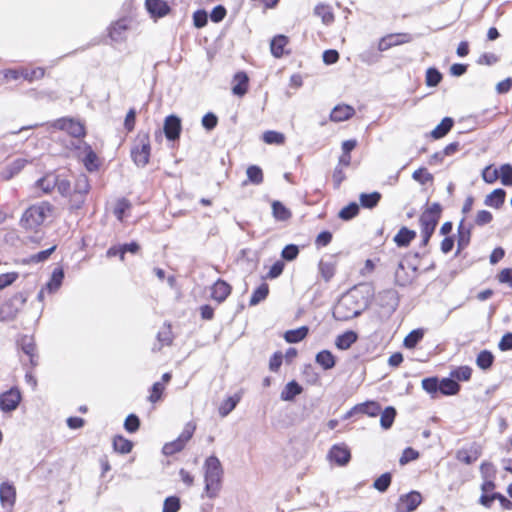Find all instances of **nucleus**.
Segmentation results:
<instances>
[{
	"mask_svg": "<svg viewBox=\"0 0 512 512\" xmlns=\"http://www.w3.org/2000/svg\"><path fill=\"white\" fill-rule=\"evenodd\" d=\"M482 178L486 183L492 184L499 178V171L491 165L486 166L482 171Z\"/></svg>",
	"mask_w": 512,
	"mask_h": 512,
	"instance_id": "nucleus-62",
	"label": "nucleus"
},
{
	"mask_svg": "<svg viewBox=\"0 0 512 512\" xmlns=\"http://www.w3.org/2000/svg\"><path fill=\"white\" fill-rule=\"evenodd\" d=\"M499 178L505 186H512V165L503 164L499 170Z\"/></svg>",
	"mask_w": 512,
	"mask_h": 512,
	"instance_id": "nucleus-56",
	"label": "nucleus"
},
{
	"mask_svg": "<svg viewBox=\"0 0 512 512\" xmlns=\"http://www.w3.org/2000/svg\"><path fill=\"white\" fill-rule=\"evenodd\" d=\"M328 458L337 465L344 466L350 461V450L345 445H333L329 450Z\"/></svg>",
	"mask_w": 512,
	"mask_h": 512,
	"instance_id": "nucleus-14",
	"label": "nucleus"
},
{
	"mask_svg": "<svg viewBox=\"0 0 512 512\" xmlns=\"http://www.w3.org/2000/svg\"><path fill=\"white\" fill-rule=\"evenodd\" d=\"M288 37L285 35H277L275 36L270 43L271 53L275 58H280L284 55V48L288 44Z\"/></svg>",
	"mask_w": 512,
	"mask_h": 512,
	"instance_id": "nucleus-28",
	"label": "nucleus"
},
{
	"mask_svg": "<svg viewBox=\"0 0 512 512\" xmlns=\"http://www.w3.org/2000/svg\"><path fill=\"white\" fill-rule=\"evenodd\" d=\"M412 178L420 184H426L433 181V175L426 168H419L412 174Z\"/></svg>",
	"mask_w": 512,
	"mask_h": 512,
	"instance_id": "nucleus-59",
	"label": "nucleus"
},
{
	"mask_svg": "<svg viewBox=\"0 0 512 512\" xmlns=\"http://www.w3.org/2000/svg\"><path fill=\"white\" fill-rule=\"evenodd\" d=\"M248 181L252 184L259 185L263 182V172L259 166L251 165L246 170Z\"/></svg>",
	"mask_w": 512,
	"mask_h": 512,
	"instance_id": "nucleus-50",
	"label": "nucleus"
},
{
	"mask_svg": "<svg viewBox=\"0 0 512 512\" xmlns=\"http://www.w3.org/2000/svg\"><path fill=\"white\" fill-rule=\"evenodd\" d=\"M411 41V36L407 33H394L382 37L378 43V50L383 52L394 46H398Z\"/></svg>",
	"mask_w": 512,
	"mask_h": 512,
	"instance_id": "nucleus-12",
	"label": "nucleus"
},
{
	"mask_svg": "<svg viewBox=\"0 0 512 512\" xmlns=\"http://www.w3.org/2000/svg\"><path fill=\"white\" fill-rule=\"evenodd\" d=\"M83 158L82 161L88 171H95L99 167V161L96 153L92 150L91 146L83 143Z\"/></svg>",
	"mask_w": 512,
	"mask_h": 512,
	"instance_id": "nucleus-22",
	"label": "nucleus"
},
{
	"mask_svg": "<svg viewBox=\"0 0 512 512\" xmlns=\"http://www.w3.org/2000/svg\"><path fill=\"white\" fill-rule=\"evenodd\" d=\"M417 267L401 261L395 271V281L399 286H407L416 278Z\"/></svg>",
	"mask_w": 512,
	"mask_h": 512,
	"instance_id": "nucleus-10",
	"label": "nucleus"
},
{
	"mask_svg": "<svg viewBox=\"0 0 512 512\" xmlns=\"http://www.w3.org/2000/svg\"><path fill=\"white\" fill-rule=\"evenodd\" d=\"M424 331L422 329L412 330L404 339V346L408 349L414 348L423 338Z\"/></svg>",
	"mask_w": 512,
	"mask_h": 512,
	"instance_id": "nucleus-48",
	"label": "nucleus"
},
{
	"mask_svg": "<svg viewBox=\"0 0 512 512\" xmlns=\"http://www.w3.org/2000/svg\"><path fill=\"white\" fill-rule=\"evenodd\" d=\"M308 327L301 326L297 329L288 330L284 334V339L288 343H297L302 341L308 334Z\"/></svg>",
	"mask_w": 512,
	"mask_h": 512,
	"instance_id": "nucleus-38",
	"label": "nucleus"
},
{
	"mask_svg": "<svg viewBox=\"0 0 512 512\" xmlns=\"http://www.w3.org/2000/svg\"><path fill=\"white\" fill-rule=\"evenodd\" d=\"M421 502V494L417 491H411L400 496L399 501L396 504L395 512H412L421 504Z\"/></svg>",
	"mask_w": 512,
	"mask_h": 512,
	"instance_id": "nucleus-11",
	"label": "nucleus"
},
{
	"mask_svg": "<svg viewBox=\"0 0 512 512\" xmlns=\"http://www.w3.org/2000/svg\"><path fill=\"white\" fill-rule=\"evenodd\" d=\"M196 430V425L193 422H188L185 424L183 431L178 436L177 439L166 443L163 448L162 452L166 456H171L175 453H178L184 449L187 442L192 438L194 432Z\"/></svg>",
	"mask_w": 512,
	"mask_h": 512,
	"instance_id": "nucleus-6",
	"label": "nucleus"
},
{
	"mask_svg": "<svg viewBox=\"0 0 512 512\" xmlns=\"http://www.w3.org/2000/svg\"><path fill=\"white\" fill-rule=\"evenodd\" d=\"M302 392V386L295 380H292L285 385V387L281 391L280 398L283 401H293L294 398L297 395H300Z\"/></svg>",
	"mask_w": 512,
	"mask_h": 512,
	"instance_id": "nucleus-24",
	"label": "nucleus"
},
{
	"mask_svg": "<svg viewBox=\"0 0 512 512\" xmlns=\"http://www.w3.org/2000/svg\"><path fill=\"white\" fill-rule=\"evenodd\" d=\"M54 205L41 201L29 206L20 218V226L26 231H36L44 222L53 217Z\"/></svg>",
	"mask_w": 512,
	"mask_h": 512,
	"instance_id": "nucleus-3",
	"label": "nucleus"
},
{
	"mask_svg": "<svg viewBox=\"0 0 512 512\" xmlns=\"http://www.w3.org/2000/svg\"><path fill=\"white\" fill-rule=\"evenodd\" d=\"M380 425L383 429L387 430L391 428L394 423L396 417V410L392 406L386 407L383 411L380 412Z\"/></svg>",
	"mask_w": 512,
	"mask_h": 512,
	"instance_id": "nucleus-42",
	"label": "nucleus"
},
{
	"mask_svg": "<svg viewBox=\"0 0 512 512\" xmlns=\"http://www.w3.org/2000/svg\"><path fill=\"white\" fill-rule=\"evenodd\" d=\"M315 14L322 19V22L326 25L331 24L334 21V15L330 6L325 4H318L314 9Z\"/></svg>",
	"mask_w": 512,
	"mask_h": 512,
	"instance_id": "nucleus-43",
	"label": "nucleus"
},
{
	"mask_svg": "<svg viewBox=\"0 0 512 512\" xmlns=\"http://www.w3.org/2000/svg\"><path fill=\"white\" fill-rule=\"evenodd\" d=\"M460 389L458 382L451 378H444L439 382V391L443 395H454Z\"/></svg>",
	"mask_w": 512,
	"mask_h": 512,
	"instance_id": "nucleus-41",
	"label": "nucleus"
},
{
	"mask_svg": "<svg viewBox=\"0 0 512 512\" xmlns=\"http://www.w3.org/2000/svg\"><path fill=\"white\" fill-rule=\"evenodd\" d=\"M454 121L450 117H445L442 121L431 131L430 135L434 139L444 137L453 127Z\"/></svg>",
	"mask_w": 512,
	"mask_h": 512,
	"instance_id": "nucleus-30",
	"label": "nucleus"
},
{
	"mask_svg": "<svg viewBox=\"0 0 512 512\" xmlns=\"http://www.w3.org/2000/svg\"><path fill=\"white\" fill-rule=\"evenodd\" d=\"M44 74H45V71L42 67H37L32 70H28V69L21 70V76L30 82L37 80V79H41L44 76Z\"/></svg>",
	"mask_w": 512,
	"mask_h": 512,
	"instance_id": "nucleus-57",
	"label": "nucleus"
},
{
	"mask_svg": "<svg viewBox=\"0 0 512 512\" xmlns=\"http://www.w3.org/2000/svg\"><path fill=\"white\" fill-rule=\"evenodd\" d=\"M422 388L427 393H436L439 391V381L437 378L431 377V378H425L422 380Z\"/></svg>",
	"mask_w": 512,
	"mask_h": 512,
	"instance_id": "nucleus-63",
	"label": "nucleus"
},
{
	"mask_svg": "<svg viewBox=\"0 0 512 512\" xmlns=\"http://www.w3.org/2000/svg\"><path fill=\"white\" fill-rule=\"evenodd\" d=\"M140 420L135 414H130L126 417L124 428L129 433H134L139 429Z\"/></svg>",
	"mask_w": 512,
	"mask_h": 512,
	"instance_id": "nucleus-61",
	"label": "nucleus"
},
{
	"mask_svg": "<svg viewBox=\"0 0 512 512\" xmlns=\"http://www.w3.org/2000/svg\"><path fill=\"white\" fill-rule=\"evenodd\" d=\"M28 160L24 158H17L8 163L2 170L1 174L4 179L9 180L15 175L21 172V170L27 165Z\"/></svg>",
	"mask_w": 512,
	"mask_h": 512,
	"instance_id": "nucleus-20",
	"label": "nucleus"
},
{
	"mask_svg": "<svg viewBox=\"0 0 512 512\" xmlns=\"http://www.w3.org/2000/svg\"><path fill=\"white\" fill-rule=\"evenodd\" d=\"M56 246H52L46 250L40 251L36 254L30 255L29 257L23 259V263L31 264V263H40L46 261L50 255L54 252Z\"/></svg>",
	"mask_w": 512,
	"mask_h": 512,
	"instance_id": "nucleus-44",
	"label": "nucleus"
},
{
	"mask_svg": "<svg viewBox=\"0 0 512 512\" xmlns=\"http://www.w3.org/2000/svg\"><path fill=\"white\" fill-rule=\"evenodd\" d=\"M505 196V190L498 188L493 190L490 194L486 196L484 203L487 206L498 209L503 205L505 201Z\"/></svg>",
	"mask_w": 512,
	"mask_h": 512,
	"instance_id": "nucleus-29",
	"label": "nucleus"
},
{
	"mask_svg": "<svg viewBox=\"0 0 512 512\" xmlns=\"http://www.w3.org/2000/svg\"><path fill=\"white\" fill-rule=\"evenodd\" d=\"M238 402H239V397L227 398L219 407V414L222 417L227 416L231 411H233L235 409Z\"/></svg>",
	"mask_w": 512,
	"mask_h": 512,
	"instance_id": "nucleus-54",
	"label": "nucleus"
},
{
	"mask_svg": "<svg viewBox=\"0 0 512 512\" xmlns=\"http://www.w3.org/2000/svg\"><path fill=\"white\" fill-rule=\"evenodd\" d=\"M442 80V74L436 68H429L426 71V84L430 87L437 86Z\"/></svg>",
	"mask_w": 512,
	"mask_h": 512,
	"instance_id": "nucleus-58",
	"label": "nucleus"
},
{
	"mask_svg": "<svg viewBox=\"0 0 512 512\" xmlns=\"http://www.w3.org/2000/svg\"><path fill=\"white\" fill-rule=\"evenodd\" d=\"M416 237V232L408 229L407 227H402L398 233L394 237V242L399 247H406L410 244V242Z\"/></svg>",
	"mask_w": 512,
	"mask_h": 512,
	"instance_id": "nucleus-31",
	"label": "nucleus"
},
{
	"mask_svg": "<svg viewBox=\"0 0 512 512\" xmlns=\"http://www.w3.org/2000/svg\"><path fill=\"white\" fill-rule=\"evenodd\" d=\"M204 495L210 499L218 497L223 483L224 470L218 457L211 455L203 464Z\"/></svg>",
	"mask_w": 512,
	"mask_h": 512,
	"instance_id": "nucleus-2",
	"label": "nucleus"
},
{
	"mask_svg": "<svg viewBox=\"0 0 512 512\" xmlns=\"http://www.w3.org/2000/svg\"><path fill=\"white\" fill-rule=\"evenodd\" d=\"M354 410L369 417H376L381 412V405L376 401H366L354 406Z\"/></svg>",
	"mask_w": 512,
	"mask_h": 512,
	"instance_id": "nucleus-27",
	"label": "nucleus"
},
{
	"mask_svg": "<svg viewBox=\"0 0 512 512\" xmlns=\"http://www.w3.org/2000/svg\"><path fill=\"white\" fill-rule=\"evenodd\" d=\"M471 230L472 225L465 224L464 219H462L458 226L457 253L469 245L471 239Z\"/></svg>",
	"mask_w": 512,
	"mask_h": 512,
	"instance_id": "nucleus-18",
	"label": "nucleus"
},
{
	"mask_svg": "<svg viewBox=\"0 0 512 512\" xmlns=\"http://www.w3.org/2000/svg\"><path fill=\"white\" fill-rule=\"evenodd\" d=\"M359 213V205L355 202L343 207L339 212V217L343 220H350Z\"/></svg>",
	"mask_w": 512,
	"mask_h": 512,
	"instance_id": "nucleus-51",
	"label": "nucleus"
},
{
	"mask_svg": "<svg viewBox=\"0 0 512 512\" xmlns=\"http://www.w3.org/2000/svg\"><path fill=\"white\" fill-rule=\"evenodd\" d=\"M53 127L67 132L69 135L79 138L85 135L84 125L73 118H60L53 123Z\"/></svg>",
	"mask_w": 512,
	"mask_h": 512,
	"instance_id": "nucleus-8",
	"label": "nucleus"
},
{
	"mask_svg": "<svg viewBox=\"0 0 512 512\" xmlns=\"http://www.w3.org/2000/svg\"><path fill=\"white\" fill-rule=\"evenodd\" d=\"M262 140L266 144L282 145L285 142V135L281 132L268 130L263 133Z\"/></svg>",
	"mask_w": 512,
	"mask_h": 512,
	"instance_id": "nucleus-45",
	"label": "nucleus"
},
{
	"mask_svg": "<svg viewBox=\"0 0 512 512\" xmlns=\"http://www.w3.org/2000/svg\"><path fill=\"white\" fill-rule=\"evenodd\" d=\"M113 447L116 452L127 454L132 450L133 443L123 436H116L113 440Z\"/></svg>",
	"mask_w": 512,
	"mask_h": 512,
	"instance_id": "nucleus-46",
	"label": "nucleus"
},
{
	"mask_svg": "<svg viewBox=\"0 0 512 512\" xmlns=\"http://www.w3.org/2000/svg\"><path fill=\"white\" fill-rule=\"evenodd\" d=\"M64 279V271L62 268H55L52 272L50 280L47 282L45 289L50 293L56 292L62 285Z\"/></svg>",
	"mask_w": 512,
	"mask_h": 512,
	"instance_id": "nucleus-32",
	"label": "nucleus"
},
{
	"mask_svg": "<svg viewBox=\"0 0 512 512\" xmlns=\"http://www.w3.org/2000/svg\"><path fill=\"white\" fill-rule=\"evenodd\" d=\"M319 271L323 279L328 282L335 274V265L332 262L320 261Z\"/></svg>",
	"mask_w": 512,
	"mask_h": 512,
	"instance_id": "nucleus-52",
	"label": "nucleus"
},
{
	"mask_svg": "<svg viewBox=\"0 0 512 512\" xmlns=\"http://www.w3.org/2000/svg\"><path fill=\"white\" fill-rule=\"evenodd\" d=\"M418 457H419L418 451L414 450L411 447H407L404 449V451L399 459V462L401 465H405V464L409 463L410 461L418 459Z\"/></svg>",
	"mask_w": 512,
	"mask_h": 512,
	"instance_id": "nucleus-64",
	"label": "nucleus"
},
{
	"mask_svg": "<svg viewBox=\"0 0 512 512\" xmlns=\"http://www.w3.org/2000/svg\"><path fill=\"white\" fill-rule=\"evenodd\" d=\"M315 361L325 370L332 369L335 366V358L328 350H322L317 353Z\"/></svg>",
	"mask_w": 512,
	"mask_h": 512,
	"instance_id": "nucleus-36",
	"label": "nucleus"
},
{
	"mask_svg": "<svg viewBox=\"0 0 512 512\" xmlns=\"http://www.w3.org/2000/svg\"><path fill=\"white\" fill-rule=\"evenodd\" d=\"M272 214L277 221H286L291 218V211L280 201L272 202Z\"/></svg>",
	"mask_w": 512,
	"mask_h": 512,
	"instance_id": "nucleus-37",
	"label": "nucleus"
},
{
	"mask_svg": "<svg viewBox=\"0 0 512 512\" xmlns=\"http://www.w3.org/2000/svg\"><path fill=\"white\" fill-rule=\"evenodd\" d=\"M180 509V500L176 496L167 497L163 504L162 512H178Z\"/></svg>",
	"mask_w": 512,
	"mask_h": 512,
	"instance_id": "nucleus-60",
	"label": "nucleus"
},
{
	"mask_svg": "<svg viewBox=\"0 0 512 512\" xmlns=\"http://www.w3.org/2000/svg\"><path fill=\"white\" fill-rule=\"evenodd\" d=\"M173 336L170 325H164L157 334V341L159 345H155L153 350H161L163 346H168L172 343Z\"/></svg>",
	"mask_w": 512,
	"mask_h": 512,
	"instance_id": "nucleus-35",
	"label": "nucleus"
},
{
	"mask_svg": "<svg viewBox=\"0 0 512 512\" xmlns=\"http://www.w3.org/2000/svg\"><path fill=\"white\" fill-rule=\"evenodd\" d=\"M16 500V490L15 487L8 483L4 482L0 485V502L4 509L11 510L15 504Z\"/></svg>",
	"mask_w": 512,
	"mask_h": 512,
	"instance_id": "nucleus-15",
	"label": "nucleus"
},
{
	"mask_svg": "<svg viewBox=\"0 0 512 512\" xmlns=\"http://www.w3.org/2000/svg\"><path fill=\"white\" fill-rule=\"evenodd\" d=\"M357 339V333L349 330L337 336L335 345L340 350H347L357 341Z\"/></svg>",
	"mask_w": 512,
	"mask_h": 512,
	"instance_id": "nucleus-26",
	"label": "nucleus"
},
{
	"mask_svg": "<svg viewBox=\"0 0 512 512\" xmlns=\"http://www.w3.org/2000/svg\"><path fill=\"white\" fill-rule=\"evenodd\" d=\"M163 130L168 140H177L182 130L181 119L176 115L167 116L164 120Z\"/></svg>",
	"mask_w": 512,
	"mask_h": 512,
	"instance_id": "nucleus-13",
	"label": "nucleus"
},
{
	"mask_svg": "<svg viewBox=\"0 0 512 512\" xmlns=\"http://www.w3.org/2000/svg\"><path fill=\"white\" fill-rule=\"evenodd\" d=\"M145 7L152 18H161L170 12V7L164 0H146Z\"/></svg>",
	"mask_w": 512,
	"mask_h": 512,
	"instance_id": "nucleus-16",
	"label": "nucleus"
},
{
	"mask_svg": "<svg viewBox=\"0 0 512 512\" xmlns=\"http://www.w3.org/2000/svg\"><path fill=\"white\" fill-rule=\"evenodd\" d=\"M20 346H21V349L22 351L29 356L30 358V363L32 366H36L37 365V360H36V345H35V342H34V339L30 336H23L20 340Z\"/></svg>",
	"mask_w": 512,
	"mask_h": 512,
	"instance_id": "nucleus-25",
	"label": "nucleus"
},
{
	"mask_svg": "<svg viewBox=\"0 0 512 512\" xmlns=\"http://www.w3.org/2000/svg\"><path fill=\"white\" fill-rule=\"evenodd\" d=\"M493 361H494L493 354L488 350H483L478 354L477 359H476V364L479 368H481L483 370H487L492 366Z\"/></svg>",
	"mask_w": 512,
	"mask_h": 512,
	"instance_id": "nucleus-49",
	"label": "nucleus"
},
{
	"mask_svg": "<svg viewBox=\"0 0 512 512\" xmlns=\"http://www.w3.org/2000/svg\"><path fill=\"white\" fill-rule=\"evenodd\" d=\"M22 396L18 388L13 387L0 394V410L4 413L12 412L17 409Z\"/></svg>",
	"mask_w": 512,
	"mask_h": 512,
	"instance_id": "nucleus-9",
	"label": "nucleus"
},
{
	"mask_svg": "<svg viewBox=\"0 0 512 512\" xmlns=\"http://www.w3.org/2000/svg\"><path fill=\"white\" fill-rule=\"evenodd\" d=\"M151 153L149 135L146 132H139L135 144L131 150V157L134 163L139 167L148 164Z\"/></svg>",
	"mask_w": 512,
	"mask_h": 512,
	"instance_id": "nucleus-5",
	"label": "nucleus"
},
{
	"mask_svg": "<svg viewBox=\"0 0 512 512\" xmlns=\"http://www.w3.org/2000/svg\"><path fill=\"white\" fill-rule=\"evenodd\" d=\"M230 293V285L223 280H217L212 287L211 296L214 300L222 302L229 296Z\"/></svg>",
	"mask_w": 512,
	"mask_h": 512,
	"instance_id": "nucleus-23",
	"label": "nucleus"
},
{
	"mask_svg": "<svg viewBox=\"0 0 512 512\" xmlns=\"http://www.w3.org/2000/svg\"><path fill=\"white\" fill-rule=\"evenodd\" d=\"M269 293V287L266 283H262L251 295L249 304L250 306H255L263 301Z\"/></svg>",
	"mask_w": 512,
	"mask_h": 512,
	"instance_id": "nucleus-47",
	"label": "nucleus"
},
{
	"mask_svg": "<svg viewBox=\"0 0 512 512\" xmlns=\"http://www.w3.org/2000/svg\"><path fill=\"white\" fill-rule=\"evenodd\" d=\"M381 199L379 192L362 193L359 196V201L362 207L372 209L376 207Z\"/></svg>",
	"mask_w": 512,
	"mask_h": 512,
	"instance_id": "nucleus-39",
	"label": "nucleus"
},
{
	"mask_svg": "<svg viewBox=\"0 0 512 512\" xmlns=\"http://www.w3.org/2000/svg\"><path fill=\"white\" fill-rule=\"evenodd\" d=\"M355 114V110L352 106L341 104L333 108L330 114V119L334 122H342L348 120Z\"/></svg>",
	"mask_w": 512,
	"mask_h": 512,
	"instance_id": "nucleus-21",
	"label": "nucleus"
},
{
	"mask_svg": "<svg viewBox=\"0 0 512 512\" xmlns=\"http://www.w3.org/2000/svg\"><path fill=\"white\" fill-rule=\"evenodd\" d=\"M128 28L129 20L127 18L119 19L111 25L109 36L115 42L123 41Z\"/></svg>",
	"mask_w": 512,
	"mask_h": 512,
	"instance_id": "nucleus-17",
	"label": "nucleus"
},
{
	"mask_svg": "<svg viewBox=\"0 0 512 512\" xmlns=\"http://www.w3.org/2000/svg\"><path fill=\"white\" fill-rule=\"evenodd\" d=\"M89 190L90 184L87 176L79 175L75 180L72 192L68 196L69 209L71 211H76L83 207Z\"/></svg>",
	"mask_w": 512,
	"mask_h": 512,
	"instance_id": "nucleus-4",
	"label": "nucleus"
},
{
	"mask_svg": "<svg viewBox=\"0 0 512 512\" xmlns=\"http://www.w3.org/2000/svg\"><path fill=\"white\" fill-rule=\"evenodd\" d=\"M18 310L14 308L13 301L9 300L0 306V322L13 320L17 315Z\"/></svg>",
	"mask_w": 512,
	"mask_h": 512,
	"instance_id": "nucleus-40",
	"label": "nucleus"
},
{
	"mask_svg": "<svg viewBox=\"0 0 512 512\" xmlns=\"http://www.w3.org/2000/svg\"><path fill=\"white\" fill-rule=\"evenodd\" d=\"M391 480H392L391 474L386 472L374 481L373 487L376 490H378L379 492H385L389 488V486L391 484Z\"/></svg>",
	"mask_w": 512,
	"mask_h": 512,
	"instance_id": "nucleus-53",
	"label": "nucleus"
},
{
	"mask_svg": "<svg viewBox=\"0 0 512 512\" xmlns=\"http://www.w3.org/2000/svg\"><path fill=\"white\" fill-rule=\"evenodd\" d=\"M57 184L58 176L53 173L46 174L36 182L37 187L44 193H50Z\"/></svg>",
	"mask_w": 512,
	"mask_h": 512,
	"instance_id": "nucleus-33",
	"label": "nucleus"
},
{
	"mask_svg": "<svg viewBox=\"0 0 512 512\" xmlns=\"http://www.w3.org/2000/svg\"><path fill=\"white\" fill-rule=\"evenodd\" d=\"M234 81L237 83L233 86L232 91L237 96H243L248 89V77L244 72H238L234 76Z\"/></svg>",
	"mask_w": 512,
	"mask_h": 512,
	"instance_id": "nucleus-34",
	"label": "nucleus"
},
{
	"mask_svg": "<svg viewBox=\"0 0 512 512\" xmlns=\"http://www.w3.org/2000/svg\"><path fill=\"white\" fill-rule=\"evenodd\" d=\"M481 455L480 447L477 445H472L469 448H463L457 451L456 459L465 464H472L475 462Z\"/></svg>",
	"mask_w": 512,
	"mask_h": 512,
	"instance_id": "nucleus-19",
	"label": "nucleus"
},
{
	"mask_svg": "<svg viewBox=\"0 0 512 512\" xmlns=\"http://www.w3.org/2000/svg\"><path fill=\"white\" fill-rule=\"evenodd\" d=\"M442 212L441 205L437 202L429 206L420 216L421 233L433 234Z\"/></svg>",
	"mask_w": 512,
	"mask_h": 512,
	"instance_id": "nucleus-7",
	"label": "nucleus"
},
{
	"mask_svg": "<svg viewBox=\"0 0 512 512\" xmlns=\"http://www.w3.org/2000/svg\"><path fill=\"white\" fill-rule=\"evenodd\" d=\"M130 207H131V204L127 199H125V198L119 199L115 205L113 213L119 221H122L124 218L125 212L127 210H129Z\"/></svg>",
	"mask_w": 512,
	"mask_h": 512,
	"instance_id": "nucleus-55",
	"label": "nucleus"
},
{
	"mask_svg": "<svg viewBox=\"0 0 512 512\" xmlns=\"http://www.w3.org/2000/svg\"><path fill=\"white\" fill-rule=\"evenodd\" d=\"M366 302L358 290L351 289L344 293L333 308V317L338 321H348L359 316L365 309Z\"/></svg>",
	"mask_w": 512,
	"mask_h": 512,
	"instance_id": "nucleus-1",
	"label": "nucleus"
}]
</instances>
